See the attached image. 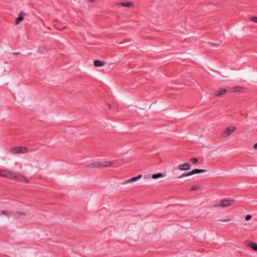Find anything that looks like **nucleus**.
<instances>
[{
	"mask_svg": "<svg viewBox=\"0 0 257 257\" xmlns=\"http://www.w3.org/2000/svg\"><path fill=\"white\" fill-rule=\"evenodd\" d=\"M0 177L10 179L18 180L21 182H27L28 180L22 175L18 172H13L9 170L0 169Z\"/></svg>",
	"mask_w": 257,
	"mask_h": 257,
	"instance_id": "nucleus-1",
	"label": "nucleus"
},
{
	"mask_svg": "<svg viewBox=\"0 0 257 257\" xmlns=\"http://www.w3.org/2000/svg\"><path fill=\"white\" fill-rule=\"evenodd\" d=\"M113 162L110 161H105L102 162H95L86 165V167L88 168L106 167L111 166Z\"/></svg>",
	"mask_w": 257,
	"mask_h": 257,
	"instance_id": "nucleus-2",
	"label": "nucleus"
},
{
	"mask_svg": "<svg viewBox=\"0 0 257 257\" xmlns=\"http://www.w3.org/2000/svg\"><path fill=\"white\" fill-rule=\"evenodd\" d=\"M33 151L32 150H29V148L25 147H15L11 149L10 152L13 154H17V153H28L29 152H32Z\"/></svg>",
	"mask_w": 257,
	"mask_h": 257,
	"instance_id": "nucleus-3",
	"label": "nucleus"
},
{
	"mask_svg": "<svg viewBox=\"0 0 257 257\" xmlns=\"http://www.w3.org/2000/svg\"><path fill=\"white\" fill-rule=\"evenodd\" d=\"M235 203L234 199H225L222 200L219 202L218 203L215 204L214 207H227Z\"/></svg>",
	"mask_w": 257,
	"mask_h": 257,
	"instance_id": "nucleus-4",
	"label": "nucleus"
},
{
	"mask_svg": "<svg viewBox=\"0 0 257 257\" xmlns=\"http://www.w3.org/2000/svg\"><path fill=\"white\" fill-rule=\"evenodd\" d=\"M236 129L234 126L227 127L221 134V136L223 138L230 136Z\"/></svg>",
	"mask_w": 257,
	"mask_h": 257,
	"instance_id": "nucleus-5",
	"label": "nucleus"
},
{
	"mask_svg": "<svg viewBox=\"0 0 257 257\" xmlns=\"http://www.w3.org/2000/svg\"><path fill=\"white\" fill-rule=\"evenodd\" d=\"M191 165L189 163H185L180 164L178 166V168L181 171L189 170L191 169Z\"/></svg>",
	"mask_w": 257,
	"mask_h": 257,
	"instance_id": "nucleus-6",
	"label": "nucleus"
},
{
	"mask_svg": "<svg viewBox=\"0 0 257 257\" xmlns=\"http://www.w3.org/2000/svg\"><path fill=\"white\" fill-rule=\"evenodd\" d=\"M142 177V175H138V176H137L136 177H133L132 178L128 180H126L124 182H123L122 183V184L125 185V184H126L127 183H132L133 182L136 181L138 180L139 179H140V178H141Z\"/></svg>",
	"mask_w": 257,
	"mask_h": 257,
	"instance_id": "nucleus-7",
	"label": "nucleus"
},
{
	"mask_svg": "<svg viewBox=\"0 0 257 257\" xmlns=\"http://www.w3.org/2000/svg\"><path fill=\"white\" fill-rule=\"evenodd\" d=\"M116 5L119 7H125L130 8L131 7H133L134 6V3L132 2H122V3H117Z\"/></svg>",
	"mask_w": 257,
	"mask_h": 257,
	"instance_id": "nucleus-8",
	"label": "nucleus"
},
{
	"mask_svg": "<svg viewBox=\"0 0 257 257\" xmlns=\"http://www.w3.org/2000/svg\"><path fill=\"white\" fill-rule=\"evenodd\" d=\"M25 14L23 12H21L19 14L18 17L16 19L15 22L16 25L20 24V23L23 20Z\"/></svg>",
	"mask_w": 257,
	"mask_h": 257,
	"instance_id": "nucleus-9",
	"label": "nucleus"
},
{
	"mask_svg": "<svg viewBox=\"0 0 257 257\" xmlns=\"http://www.w3.org/2000/svg\"><path fill=\"white\" fill-rule=\"evenodd\" d=\"M206 171V170L204 169H195L189 172L190 174V176L195 174H199L201 173H204Z\"/></svg>",
	"mask_w": 257,
	"mask_h": 257,
	"instance_id": "nucleus-10",
	"label": "nucleus"
},
{
	"mask_svg": "<svg viewBox=\"0 0 257 257\" xmlns=\"http://www.w3.org/2000/svg\"><path fill=\"white\" fill-rule=\"evenodd\" d=\"M104 64H105V62L104 61H100L98 60H96L94 61V64L96 67H100L103 66Z\"/></svg>",
	"mask_w": 257,
	"mask_h": 257,
	"instance_id": "nucleus-11",
	"label": "nucleus"
},
{
	"mask_svg": "<svg viewBox=\"0 0 257 257\" xmlns=\"http://www.w3.org/2000/svg\"><path fill=\"white\" fill-rule=\"evenodd\" d=\"M228 91V90L227 89H223L221 91H217L215 93V95L216 96H222V95L225 94Z\"/></svg>",
	"mask_w": 257,
	"mask_h": 257,
	"instance_id": "nucleus-12",
	"label": "nucleus"
},
{
	"mask_svg": "<svg viewBox=\"0 0 257 257\" xmlns=\"http://www.w3.org/2000/svg\"><path fill=\"white\" fill-rule=\"evenodd\" d=\"M248 245L251 247L254 250L257 251V244L255 242H250Z\"/></svg>",
	"mask_w": 257,
	"mask_h": 257,
	"instance_id": "nucleus-13",
	"label": "nucleus"
},
{
	"mask_svg": "<svg viewBox=\"0 0 257 257\" xmlns=\"http://www.w3.org/2000/svg\"><path fill=\"white\" fill-rule=\"evenodd\" d=\"M1 213L2 214L7 216H9L12 214V213L11 211L7 210H2L1 211Z\"/></svg>",
	"mask_w": 257,
	"mask_h": 257,
	"instance_id": "nucleus-14",
	"label": "nucleus"
},
{
	"mask_svg": "<svg viewBox=\"0 0 257 257\" xmlns=\"http://www.w3.org/2000/svg\"><path fill=\"white\" fill-rule=\"evenodd\" d=\"M243 89V87L240 86H234L233 87V91L234 92H240Z\"/></svg>",
	"mask_w": 257,
	"mask_h": 257,
	"instance_id": "nucleus-15",
	"label": "nucleus"
},
{
	"mask_svg": "<svg viewBox=\"0 0 257 257\" xmlns=\"http://www.w3.org/2000/svg\"><path fill=\"white\" fill-rule=\"evenodd\" d=\"M152 178L153 179H157L161 178V173L153 174L152 176Z\"/></svg>",
	"mask_w": 257,
	"mask_h": 257,
	"instance_id": "nucleus-16",
	"label": "nucleus"
},
{
	"mask_svg": "<svg viewBox=\"0 0 257 257\" xmlns=\"http://www.w3.org/2000/svg\"><path fill=\"white\" fill-rule=\"evenodd\" d=\"M190 161L193 163V164H196L198 162V160L196 158H192L190 159Z\"/></svg>",
	"mask_w": 257,
	"mask_h": 257,
	"instance_id": "nucleus-17",
	"label": "nucleus"
},
{
	"mask_svg": "<svg viewBox=\"0 0 257 257\" xmlns=\"http://www.w3.org/2000/svg\"><path fill=\"white\" fill-rule=\"evenodd\" d=\"M190 176V174L189 172L187 173H184V174H182L181 176H180V177H178V178H182L183 177H186V176Z\"/></svg>",
	"mask_w": 257,
	"mask_h": 257,
	"instance_id": "nucleus-18",
	"label": "nucleus"
},
{
	"mask_svg": "<svg viewBox=\"0 0 257 257\" xmlns=\"http://www.w3.org/2000/svg\"><path fill=\"white\" fill-rule=\"evenodd\" d=\"M199 188H200V186H198V185H197V186L194 185V186H193L192 187L191 190L192 191H195V190H197V189H198Z\"/></svg>",
	"mask_w": 257,
	"mask_h": 257,
	"instance_id": "nucleus-19",
	"label": "nucleus"
},
{
	"mask_svg": "<svg viewBox=\"0 0 257 257\" xmlns=\"http://www.w3.org/2000/svg\"><path fill=\"white\" fill-rule=\"evenodd\" d=\"M15 215L18 214V215H26V213L25 212L17 211L15 212Z\"/></svg>",
	"mask_w": 257,
	"mask_h": 257,
	"instance_id": "nucleus-20",
	"label": "nucleus"
},
{
	"mask_svg": "<svg viewBox=\"0 0 257 257\" xmlns=\"http://www.w3.org/2000/svg\"><path fill=\"white\" fill-rule=\"evenodd\" d=\"M250 20L254 23H257V17H251Z\"/></svg>",
	"mask_w": 257,
	"mask_h": 257,
	"instance_id": "nucleus-21",
	"label": "nucleus"
},
{
	"mask_svg": "<svg viewBox=\"0 0 257 257\" xmlns=\"http://www.w3.org/2000/svg\"><path fill=\"white\" fill-rule=\"evenodd\" d=\"M251 218V216L250 214H248L245 216V220L248 221L250 220Z\"/></svg>",
	"mask_w": 257,
	"mask_h": 257,
	"instance_id": "nucleus-22",
	"label": "nucleus"
},
{
	"mask_svg": "<svg viewBox=\"0 0 257 257\" xmlns=\"http://www.w3.org/2000/svg\"><path fill=\"white\" fill-rule=\"evenodd\" d=\"M231 220V218H228L225 220H221L220 221L222 222H229Z\"/></svg>",
	"mask_w": 257,
	"mask_h": 257,
	"instance_id": "nucleus-23",
	"label": "nucleus"
},
{
	"mask_svg": "<svg viewBox=\"0 0 257 257\" xmlns=\"http://www.w3.org/2000/svg\"><path fill=\"white\" fill-rule=\"evenodd\" d=\"M144 178L145 179H150V178H151V175H147L144 176Z\"/></svg>",
	"mask_w": 257,
	"mask_h": 257,
	"instance_id": "nucleus-24",
	"label": "nucleus"
},
{
	"mask_svg": "<svg viewBox=\"0 0 257 257\" xmlns=\"http://www.w3.org/2000/svg\"><path fill=\"white\" fill-rule=\"evenodd\" d=\"M20 54V52H13L12 53L13 55H19Z\"/></svg>",
	"mask_w": 257,
	"mask_h": 257,
	"instance_id": "nucleus-25",
	"label": "nucleus"
},
{
	"mask_svg": "<svg viewBox=\"0 0 257 257\" xmlns=\"http://www.w3.org/2000/svg\"><path fill=\"white\" fill-rule=\"evenodd\" d=\"M253 148L254 149H257V143L256 144H254V146H253Z\"/></svg>",
	"mask_w": 257,
	"mask_h": 257,
	"instance_id": "nucleus-26",
	"label": "nucleus"
},
{
	"mask_svg": "<svg viewBox=\"0 0 257 257\" xmlns=\"http://www.w3.org/2000/svg\"><path fill=\"white\" fill-rule=\"evenodd\" d=\"M89 2L94 3L96 0H88Z\"/></svg>",
	"mask_w": 257,
	"mask_h": 257,
	"instance_id": "nucleus-27",
	"label": "nucleus"
},
{
	"mask_svg": "<svg viewBox=\"0 0 257 257\" xmlns=\"http://www.w3.org/2000/svg\"><path fill=\"white\" fill-rule=\"evenodd\" d=\"M108 106H109V108H110V105L109 104H108Z\"/></svg>",
	"mask_w": 257,
	"mask_h": 257,
	"instance_id": "nucleus-28",
	"label": "nucleus"
}]
</instances>
